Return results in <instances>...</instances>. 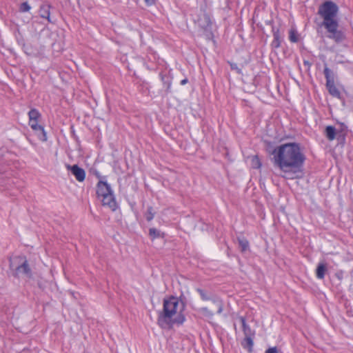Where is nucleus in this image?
Listing matches in <instances>:
<instances>
[{
	"label": "nucleus",
	"mask_w": 353,
	"mask_h": 353,
	"mask_svg": "<svg viewBox=\"0 0 353 353\" xmlns=\"http://www.w3.org/2000/svg\"><path fill=\"white\" fill-rule=\"evenodd\" d=\"M188 82V79H187V78H185V79H184L181 80L180 83H181V85H185Z\"/></svg>",
	"instance_id": "f704fd0d"
},
{
	"label": "nucleus",
	"mask_w": 353,
	"mask_h": 353,
	"mask_svg": "<svg viewBox=\"0 0 353 353\" xmlns=\"http://www.w3.org/2000/svg\"><path fill=\"white\" fill-rule=\"evenodd\" d=\"M36 134L39 140L41 141H47L46 132L43 126H41L37 130L35 131Z\"/></svg>",
	"instance_id": "6ab92c4d"
},
{
	"label": "nucleus",
	"mask_w": 353,
	"mask_h": 353,
	"mask_svg": "<svg viewBox=\"0 0 353 353\" xmlns=\"http://www.w3.org/2000/svg\"><path fill=\"white\" fill-rule=\"evenodd\" d=\"M323 73L326 79V88L329 93L334 97H340L341 93L334 84V74L327 67H325Z\"/></svg>",
	"instance_id": "423d86ee"
},
{
	"label": "nucleus",
	"mask_w": 353,
	"mask_h": 353,
	"mask_svg": "<svg viewBox=\"0 0 353 353\" xmlns=\"http://www.w3.org/2000/svg\"><path fill=\"white\" fill-rule=\"evenodd\" d=\"M201 311L203 314L208 317H212L214 315V313L210 311L208 307H203L201 308Z\"/></svg>",
	"instance_id": "c85d7f7f"
},
{
	"label": "nucleus",
	"mask_w": 353,
	"mask_h": 353,
	"mask_svg": "<svg viewBox=\"0 0 353 353\" xmlns=\"http://www.w3.org/2000/svg\"><path fill=\"white\" fill-rule=\"evenodd\" d=\"M19 274H23L29 276L31 275V270L27 260H25L21 265L16 268L15 275L17 276Z\"/></svg>",
	"instance_id": "9d476101"
},
{
	"label": "nucleus",
	"mask_w": 353,
	"mask_h": 353,
	"mask_svg": "<svg viewBox=\"0 0 353 353\" xmlns=\"http://www.w3.org/2000/svg\"><path fill=\"white\" fill-rule=\"evenodd\" d=\"M254 336H245L244 339L241 342V345L243 348L246 349L249 352H252L253 350Z\"/></svg>",
	"instance_id": "dca6fc26"
},
{
	"label": "nucleus",
	"mask_w": 353,
	"mask_h": 353,
	"mask_svg": "<svg viewBox=\"0 0 353 353\" xmlns=\"http://www.w3.org/2000/svg\"><path fill=\"white\" fill-rule=\"evenodd\" d=\"M112 192L110 185L106 180H99L97 184V195L99 198Z\"/></svg>",
	"instance_id": "6e6552de"
},
{
	"label": "nucleus",
	"mask_w": 353,
	"mask_h": 353,
	"mask_svg": "<svg viewBox=\"0 0 353 353\" xmlns=\"http://www.w3.org/2000/svg\"><path fill=\"white\" fill-rule=\"evenodd\" d=\"M325 133L326 137L330 141H332L336 137V128L334 126L328 125L325 128Z\"/></svg>",
	"instance_id": "f3484780"
},
{
	"label": "nucleus",
	"mask_w": 353,
	"mask_h": 353,
	"mask_svg": "<svg viewBox=\"0 0 353 353\" xmlns=\"http://www.w3.org/2000/svg\"><path fill=\"white\" fill-rule=\"evenodd\" d=\"M265 353H279V352L276 347H272L268 348Z\"/></svg>",
	"instance_id": "7c9ffc66"
},
{
	"label": "nucleus",
	"mask_w": 353,
	"mask_h": 353,
	"mask_svg": "<svg viewBox=\"0 0 353 353\" xmlns=\"http://www.w3.org/2000/svg\"><path fill=\"white\" fill-rule=\"evenodd\" d=\"M272 33L274 39L271 43V46L274 48H279L281 46V35L279 28L272 26Z\"/></svg>",
	"instance_id": "9b49d317"
},
{
	"label": "nucleus",
	"mask_w": 353,
	"mask_h": 353,
	"mask_svg": "<svg viewBox=\"0 0 353 353\" xmlns=\"http://www.w3.org/2000/svg\"><path fill=\"white\" fill-rule=\"evenodd\" d=\"M50 8V6L48 4L41 6L39 15L41 18L46 19L49 22H51Z\"/></svg>",
	"instance_id": "2eb2a0df"
},
{
	"label": "nucleus",
	"mask_w": 353,
	"mask_h": 353,
	"mask_svg": "<svg viewBox=\"0 0 353 353\" xmlns=\"http://www.w3.org/2000/svg\"><path fill=\"white\" fill-rule=\"evenodd\" d=\"M185 307V303L176 296H170L164 299L163 310L158 316V324L161 327L183 324L185 320L183 314Z\"/></svg>",
	"instance_id": "f03ea898"
},
{
	"label": "nucleus",
	"mask_w": 353,
	"mask_h": 353,
	"mask_svg": "<svg viewBox=\"0 0 353 353\" xmlns=\"http://www.w3.org/2000/svg\"><path fill=\"white\" fill-rule=\"evenodd\" d=\"M330 34L327 37L333 39L336 43H341L345 39V34L341 31L338 30L339 28V22L336 21L334 23H330L328 24H325L323 26Z\"/></svg>",
	"instance_id": "39448f33"
},
{
	"label": "nucleus",
	"mask_w": 353,
	"mask_h": 353,
	"mask_svg": "<svg viewBox=\"0 0 353 353\" xmlns=\"http://www.w3.org/2000/svg\"><path fill=\"white\" fill-rule=\"evenodd\" d=\"M228 63L230 64L231 70H235L239 74H242L241 69L239 68L236 63L230 61H228Z\"/></svg>",
	"instance_id": "393cba45"
},
{
	"label": "nucleus",
	"mask_w": 353,
	"mask_h": 353,
	"mask_svg": "<svg viewBox=\"0 0 353 353\" xmlns=\"http://www.w3.org/2000/svg\"><path fill=\"white\" fill-rule=\"evenodd\" d=\"M65 168L68 171H70L71 173L74 176L75 179L79 182H82L85 179V170L80 168L78 165H69L66 164Z\"/></svg>",
	"instance_id": "0eeeda50"
},
{
	"label": "nucleus",
	"mask_w": 353,
	"mask_h": 353,
	"mask_svg": "<svg viewBox=\"0 0 353 353\" xmlns=\"http://www.w3.org/2000/svg\"><path fill=\"white\" fill-rule=\"evenodd\" d=\"M145 219L148 221H152L154 217V212L152 206H149L147 208V212L145 214Z\"/></svg>",
	"instance_id": "5701e85b"
},
{
	"label": "nucleus",
	"mask_w": 353,
	"mask_h": 353,
	"mask_svg": "<svg viewBox=\"0 0 353 353\" xmlns=\"http://www.w3.org/2000/svg\"><path fill=\"white\" fill-rule=\"evenodd\" d=\"M161 79L163 82V86L165 88V92L168 94L170 92V88L172 85V78L167 74H164L163 72L159 74Z\"/></svg>",
	"instance_id": "4468645a"
},
{
	"label": "nucleus",
	"mask_w": 353,
	"mask_h": 353,
	"mask_svg": "<svg viewBox=\"0 0 353 353\" xmlns=\"http://www.w3.org/2000/svg\"><path fill=\"white\" fill-rule=\"evenodd\" d=\"M28 117L29 121H38V119L41 117V114L37 109L32 108L29 111Z\"/></svg>",
	"instance_id": "aec40b11"
},
{
	"label": "nucleus",
	"mask_w": 353,
	"mask_h": 353,
	"mask_svg": "<svg viewBox=\"0 0 353 353\" xmlns=\"http://www.w3.org/2000/svg\"><path fill=\"white\" fill-rule=\"evenodd\" d=\"M217 304H218L217 313L218 314H221L222 312V311H223V305H222V303L220 301H218Z\"/></svg>",
	"instance_id": "473e14b6"
},
{
	"label": "nucleus",
	"mask_w": 353,
	"mask_h": 353,
	"mask_svg": "<svg viewBox=\"0 0 353 353\" xmlns=\"http://www.w3.org/2000/svg\"><path fill=\"white\" fill-rule=\"evenodd\" d=\"M336 276L339 279H341L342 277H343V272H339L337 273H336Z\"/></svg>",
	"instance_id": "72a5a7b5"
},
{
	"label": "nucleus",
	"mask_w": 353,
	"mask_h": 353,
	"mask_svg": "<svg viewBox=\"0 0 353 353\" xmlns=\"http://www.w3.org/2000/svg\"><path fill=\"white\" fill-rule=\"evenodd\" d=\"M327 271V264L320 262L316 269V276L319 279H323Z\"/></svg>",
	"instance_id": "f8f14e48"
},
{
	"label": "nucleus",
	"mask_w": 353,
	"mask_h": 353,
	"mask_svg": "<svg viewBox=\"0 0 353 353\" xmlns=\"http://www.w3.org/2000/svg\"><path fill=\"white\" fill-rule=\"evenodd\" d=\"M271 154L273 161L283 172L282 177L294 179L300 177L305 161V156L297 143H287L274 148Z\"/></svg>",
	"instance_id": "f257e3e1"
},
{
	"label": "nucleus",
	"mask_w": 353,
	"mask_h": 353,
	"mask_svg": "<svg viewBox=\"0 0 353 353\" xmlns=\"http://www.w3.org/2000/svg\"><path fill=\"white\" fill-rule=\"evenodd\" d=\"M149 235L152 239L163 237V234L161 232V231L154 228H150Z\"/></svg>",
	"instance_id": "412c9836"
},
{
	"label": "nucleus",
	"mask_w": 353,
	"mask_h": 353,
	"mask_svg": "<svg viewBox=\"0 0 353 353\" xmlns=\"http://www.w3.org/2000/svg\"><path fill=\"white\" fill-rule=\"evenodd\" d=\"M29 125L34 131L37 130L41 125L38 124V121H29Z\"/></svg>",
	"instance_id": "cd10ccee"
},
{
	"label": "nucleus",
	"mask_w": 353,
	"mask_h": 353,
	"mask_svg": "<svg viewBox=\"0 0 353 353\" xmlns=\"http://www.w3.org/2000/svg\"><path fill=\"white\" fill-rule=\"evenodd\" d=\"M196 291L200 294L202 300L209 301V300L212 299L211 296L209 294H208L204 290H202L201 288H197Z\"/></svg>",
	"instance_id": "4be33fe9"
},
{
	"label": "nucleus",
	"mask_w": 353,
	"mask_h": 353,
	"mask_svg": "<svg viewBox=\"0 0 353 353\" xmlns=\"http://www.w3.org/2000/svg\"><path fill=\"white\" fill-rule=\"evenodd\" d=\"M339 7L334 2L332 1H326L319 7L318 14L323 18L322 26L336 21Z\"/></svg>",
	"instance_id": "7ed1b4c3"
},
{
	"label": "nucleus",
	"mask_w": 353,
	"mask_h": 353,
	"mask_svg": "<svg viewBox=\"0 0 353 353\" xmlns=\"http://www.w3.org/2000/svg\"><path fill=\"white\" fill-rule=\"evenodd\" d=\"M251 165L254 169L260 168L261 166V162L257 156H254L252 159Z\"/></svg>",
	"instance_id": "b1692460"
},
{
	"label": "nucleus",
	"mask_w": 353,
	"mask_h": 353,
	"mask_svg": "<svg viewBox=\"0 0 353 353\" xmlns=\"http://www.w3.org/2000/svg\"><path fill=\"white\" fill-rule=\"evenodd\" d=\"M198 25L203 32V35L207 40H211L214 37L212 32V21L211 16L206 12L198 19Z\"/></svg>",
	"instance_id": "20e7f679"
},
{
	"label": "nucleus",
	"mask_w": 353,
	"mask_h": 353,
	"mask_svg": "<svg viewBox=\"0 0 353 353\" xmlns=\"http://www.w3.org/2000/svg\"><path fill=\"white\" fill-rule=\"evenodd\" d=\"M157 0H144L145 3L147 6H151L152 5H154Z\"/></svg>",
	"instance_id": "2f4dec72"
},
{
	"label": "nucleus",
	"mask_w": 353,
	"mask_h": 353,
	"mask_svg": "<svg viewBox=\"0 0 353 353\" xmlns=\"http://www.w3.org/2000/svg\"><path fill=\"white\" fill-rule=\"evenodd\" d=\"M101 198L102 199L101 201L103 205L108 206L112 211L117 210L118 205L115 201L113 192L108 194H106L105 195L101 196Z\"/></svg>",
	"instance_id": "1a4fd4ad"
},
{
	"label": "nucleus",
	"mask_w": 353,
	"mask_h": 353,
	"mask_svg": "<svg viewBox=\"0 0 353 353\" xmlns=\"http://www.w3.org/2000/svg\"><path fill=\"white\" fill-rule=\"evenodd\" d=\"M30 8L31 7L28 2H23L21 4L19 10L22 12H28L30 10Z\"/></svg>",
	"instance_id": "a878e982"
},
{
	"label": "nucleus",
	"mask_w": 353,
	"mask_h": 353,
	"mask_svg": "<svg viewBox=\"0 0 353 353\" xmlns=\"http://www.w3.org/2000/svg\"><path fill=\"white\" fill-rule=\"evenodd\" d=\"M93 173L97 176V178L99 179V181L101 180V179L106 180V176H101L99 171L94 170Z\"/></svg>",
	"instance_id": "c756f323"
},
{
	"label": "nucleus",
	"mask_w": 353,
	"mask_h": 353,
	"mask_svg": "<svg viewBox=\"0 0 353 353\" xmlns=\"http://www.w3.org/2000/svg\"><path fill=\"white\" fill-rule=\"evenodd\" d=\"M237 241H238V243H239V248L241 250V251L242 252H245L246 250H248L249 248V242L248 241L243 237V238H240V237H238L237 238Z\"/></svg>",
	"instance_id": "a211bd4d"
},
{
	"label": "nucleus",
	"mask_w": 353,
	"mask_h": 353,
	"mask_svg": "<svg viewBox=\"0 0 353 353\" xmlns=\"http://www.w3.org/2000/svg\"><path fill=\"white\" fill-rule=\"evenodd\" d=\"M289 39H290V41H292L293 43H296L299 40L298 36L294 30L290 31Z\"/></svg>",
	"instance_id": "bb28decb"
},
{
	"label": "nucleus",
	"mask_w": 353,
	"mask_h": 353,
	"mask_svg": "<svg viewBox=\"0 0 353 353\" xmlns=\"http://www.w3.org/2000/svg\"><path fill=\"white\" fill-rule=\"evenodd\" d=\"M239 320L241 323L243 332L245 336H254V332L246 323L245 317L241 316L239 318Z\"/></svg>",
	"instance_id": "ddd939ff"
}]
</instances>
